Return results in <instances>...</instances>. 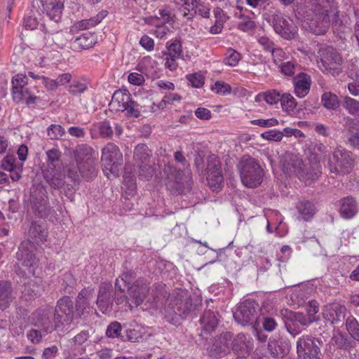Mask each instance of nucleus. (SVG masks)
Returning <instances> with one entry per match:
<instances>
[{
	"mask_svg": "<svg viewBox=\"0 0 359 359\" xmlns=\"http://www.w3.org/2000/svg\"><path fill=\"white\" fill-rule=\"evenodd\" d=\"M131 273L123 272L115 283L116 297L117 304L126 302L130 311L142 304L149 291V283L145 279H138L130 285Z\"/></svg>",
	"mask_w": 359,
	"mask_h": 359,
	"instance_id": "nucleus-1",
	"label": "nucleus"
},
{
	"mask_svg": "<svg viewBox=\"0 0 359 359\" xmlns=\"http://www.w3.org/2000/svg\"><path fill=\"white\" fill-rule=\"evenodd\" d=\"M332 12L337 15L335 0H313L305 13L306 27L316 35L324 34L330 27V13Z\"/></svg>",
	"mask_w": 359,
	"mask_h": 359,
	"instance_id": "nucleus-2",
	"label": "nucleus"
},
{
	"mask_svg": "<svg viewBox=\"0 0 359 359\" xmlns=\"http://www.w3.org/2000/svg\"><path fill=\"white\" fill-rule=\"evenodd\" d=\"M237 168L242 183L247 187H257L263 180L264 170L259 161L248 155L243 156L239 161Z\"/></svg>",
	"mask_w": 359,
	"mask_h": 359,
	"instance_id": "nucleus-3",
	"label": "nucleus"
},
{
	"mask_svg": "<svg viewBox=\"0 0 359 359\" xmlns=\"http://www.w3.org/2000/svg\"><path fill=\"white\" fill-rule=\"evenodd\" d=\"M264 18L273 27L274 32L284 39L292 40L297 36V27L280 11L269 10L264 15Z\"/></svg>",
	"mask_w": 359,
	"mask_h": 359,
	"instance_id": "nucleus-4",
	"label": "nucleus"
},
{
	"mask_svg": "<svg viewBox=\"0 0 359 359\" xmlns=\"http://www.w3.org/2000/svg\"><path fill=\"white\" fill-rule=\"evenodd\" d=\"M318 53L320 57L318 67L323 73L335 76L342 72V57L335 48L323 46L318 50Z\"/></svg>",
	"mask_w": 359,
	"mask_h": 359,
	"instance_id": "nucleus-5",
	"label": "nucleus"
},
{
	"mask_svg": "<svg viewBox=\"0 0 359 359\" xmlns=\"http://www.w3.org/2000/svg\"><path fill=\"white\" fill-rule=\"evenodd\" d=\"M354 160L351 151L341 147L336 148L327 162L330 172L336 175H344L351 172Z\"/></svg>",
	"mask_w": 359,
	"mask_h": 359,
	"instance_id": "nucleus-6",
	"label": "nucleus"
},
{
	"mask_svg": "<svg viewBox=\"0 0 359 359\" xmlns=\"http://www.w3.org/2000/svg\"><path fill=\"white\" fill-rule=\"evenodd\" d=\"M280 164L283 171L286 175L296 174L301 180L307 181L311 180L313 181L319 176V170H316L313 172H305L303 168V160L291 153H285L282 156Z\"/></svg>",
	"mask_w": 359,
	"mask_h": 359,
	"instance_id": "nucleus-7",
	"label": "nucleus"
},
{
	"mask_svg": "<svg viewBox=\"0 0 359 359\" xmlns=\"http://www.w3.org/2000/svg\"><path fill=\"white\" fill-rule=\"evenodd\" d=\"M13 99L16 103H25L27 106L34 104L38 97L32 90L33 86L28 83L27 78L23 74H17L12 79Z\"/></svg>",
	"mask_w": 359,
	"mask_h": 359,
	"instance_id": "nucleus-8",
	"label": "nucleus"
},
{
	"mask_svg": "<svg viewBox=\"0 0 359 359\" xmlns=\"http://www.w3.org/2000/svg\"><path fill=\"white\" fill-rule=\"evenodd\" d=\"M109 105L116 111H126L130 117L137 118L140 115L137 103L132 100L131 95L127 90H116Z\"/></svg>",
	"mask_w": 359,
	"mask_h": 359,
	"instance_id": "nucleus-9",
	"label": "nucleus"
},
{
	"mask_svg": "<svg viewBox=\"0 0 359 359\" xmlns=\"http://www.w3.org/2000/svg\"><path fill=\"white\" fill-rule=\"evenodd\" d=\"M101 160L104 170L117 176L123 164V154L118 146L112 142L107 143L102 150Z\"/></svg>",
	"mask_w": 359,
	"mask_h": 359,
	"instance_id": "nucleus-10",
	"label": "nucleus"
},
{
	"mask_svg": "<svg viewBox=\"0 0 359 359\" xmlns=\"http://www.w3.org/2000/svg\"><path fill=\"white\" fill-rule=\"evenodd\" d=\"M36 247L29 241H22L16 253L18 264L25 268L28 273L34 275L39 266V259L36 256Z\"/></svg>",
	"mask_w": 359,
	"mask_h": 359,
	"instance_id": "nucleus-11",
	"label": "nucleus"
},
{
	"mask_svg": "<svg viewBox=\"0 0 359 359\" xmlns=\"http://www.w3.org/2000/svg\"><path fill=\"white\" fill-rule=\"evenodd\" d=\"M322 341L309 335L299 338L297 341V352L300 358L320 359Z\"/></svg>",
	"mask_w": 359,
	"mask_h": 359,
	"instance_id": "nucleus-12",
	"label": "nucleus"
},
{
	"mask_svg": "<svg viewBox=\"0 0 359 359\" xmlns=\"http://www.w3.org/2000/svg\"><path fill=\"white\" fill-rule=\"evenodd\" d=\"M53 312L54 322L58 328L69 325L74 319V303L71 298L67 296L60 298Z\"/></svg>",
	"mask_w": 359,
	"mask_h": 359,
	"instance_id": "nucleus-13",
	"label": "nucleus"
},
{
	"mask_svg": "<svg viewBox=\"0 0 359 359\" xmlns=\"http://www.w3.org/2000/svg\"><path fill=\"white\" fill-rule=\"evenodd\" d=\"M32 324L43 329L44 334H48L58 328L54 322V312L51 306H46L34 311L30 317Z\"/></svg>",
	"mask_w": 359,
	"mask_h": 359,
	"instance_id": "nucleus-14",
	"label": "nucleus"
},
{
	"mask_svg": "<svg viewBox=\"0 0 359 359\" xmlns=\"http://www.w3.org/2000/svg\"><path fill=\"white\" fill-rule=\"evenodd\" d=\"M259 310V305L255 301L248 299L240 304L233 313V318L243 326L252 325L257 320Z\"/></svg>",
	"mask_w": 359,
	"mask_h": 359,
	"instance_id": "nucleus-15",
	"label": "nucleus"
},
{
	"mask_svg": "<svg viewBox=\"0 0 359 359\" xmlns=\"http://www.w3.org/2000/svg\"><path fill=\"white\" fill-rule=\"evenodd\" d=\"M206 172L210 187L213 191L219 189L224 181V177L220 160L216 155L212 154L208 156Z\"/></svg>",
	"mask_w": 359,
	"mask_h": 359,
	"instance_id": "nucleus-16",
	"label": "nucleus"
},
{
	"mask_svg": "<svg viewBox=\"0 0 359 359\" xmlns=\"http://www.w3.org/2000/svg\"><path fill=\"white\" fill-rule=\"evenodd\" d=\"M114 294L113 287L110 283H102L100 285L96 304L103 313L111 310Z\"/></svg>",
	"mask_w": 359,
	"mask_h": 359,
	"instance_id": "nucleus-17",
	"label": "nucleus"
},
{
	"mask_svg": "<svg viewBox=\"0 0 359 359\" xmlns=\"http://www.w3.org/2000/svg\"><path fill=\"white\" fill-rule=\"evenodd\" d=\"M93 294V289L90 287L85 288L79 293L76 301V311L80 317L86 318L93 312V307L91 306Z\"/></svg>",
	"mask_w": 359,
	"mask_h": 359,
	"instance_id": "nucleus-18",
	"label": "nucleus"
},
{
	"mask_svg": "<svg viewBox=\"0 0 359 359\" xmlns=\"http://www.w3.org/2000/svg\"><path fill=\"white\" fill-rule=\"evenodd\" d=\"M95 130L99 131L100 136L102 138L111 140L113 137H120L123 132V128L119 123L111 121L109 120H104L98 122L93 126Z\"/></svg>",
	"mask_w": 359,
	"mask_h": 359,
	"instance_id": "nucleus-19",
	"label": "nucleus"
},
{
	"mask_svg": "<svg viewBox=\"0 0 359 359\" xmlns=\"http://www.w3.org/2000/svg\"><path fill=\"white\" fill-rule=\"evenodd\" d=\"M169 307L172 312L180 317L186 315L191 308L189 296L187 294L170 297Z\"/></svg>",
	"mask_w": 359,
	"mask_h": 359,
	"instance_id": "nucleus-20",
	"label": "nucleus"
},
{
	"mask_svg": "<svg viewBox=\"0 0 359 359\" xmlns=\"http://www.w3.org/2000/svg\"><path fill=\"white\" fill-rule=\"evenodd\" d=\"M179 5L184 7V10L189 13L194 12L203 18H208L210 17V8L202 3V1L198 0H174Z\"/></svg>",
	"mask_w": 359,
	"mask_h": 359,
	"instance_id": "nucleus-21",
	"label": "nucleus"
},
{
	"mask_svg": "<svg viewBox=\"0 0 359 359\" xmlns=\"http://www.w3.org/2000/svg\"><path fill=\"white\" fill-rule=\"evenodd\" d=\"M346 308L345 306L334 302L326 305L323 309V317L331 323L339 322L344 319Z\"/></svg>",
	"mask_w": 359,
	"mask_h": 359,
	"instance_id": "nucleus-22",
	"label": "nucleus"
},
{
	"mask_svg": "<svg viewBox=\"0 0 359 359\" xmlns=\"http://www.w3.org/2000/svg\"><path fill=\"white\" fill-rule=\"evenodd\" d=\"M1 167L11 172L10 177L13 182L18 181L21 178L23 163H17L13 155H6L1 161Z\"/></svg>",
	"mask_w": 359,
	"mask_h": 359,
	"instance_id": "nucleus-23",
	"label": "nucleus"
},
{
	"mask_svg": "<svg viewBox=\"0 0 359 359\" xmlns=\"http://www.w3.org/2000/svg\"><path fill=\"white\" fill-rule=\"evenodd\" d=\"M295 95L300 98L308 95L311 85V79L306 73L301 72L292 79Z\"/></svg>",
	"mask_w": 359,
	"mask_h": 359,
	"instance_id": "nucleus-24",
	"label": "nucleus"
},
{
	"mask_svg": "<svg viewBox=\"0 0 359 359\" xmlns=\"http://www.w3.org/2000/svg\"><path fill=\"white\" fill-rule=\"evenodd\" d=\"M253 346L252 339L243 333L237 334L232 341V349L243 356L252 350Z\"/></svg>",
	"mask_w": 359,
	"mask_h": 359,
	"instance_id": "nucleus-25",
	"label": "nucleus"
},
{
	"mask_svg": "<svg viewBox=\"0 0 359 359\" xmlns=\"http://www.w3.org/2000/svg\"><path fill=\"white\" fill-rule=\"evenodd\" d=\"M308 151L309 161L315 164H318L330 153L327 147L319 141L312 142Z\"/></svg>",
	"mask_w": 359,
	"mask_h": 359,
	"instance_id": "nucleus-26",
	"label": "nucleus"
},
{
	"mask_svg": "<svg viewBox=\"0 0 359 359\" xmlns=\"http://www.w3.org/2000/svg\"><path fill=\"white\" fill-rule=\"evenodd\" d=\"M175 173L170 174L166 182V187L173 194H180L184 193V182L182 177L184 172L181 170L175 169Z\"/></svg>",
	"mask_w": 359,
	"mask_h": 359,
	"instance_id": "nucleus-27",
	"label": "nucleus"
},
{
	"mask_svg": "<svg viewBox=\"0 0 359 359\" xmlns=\"http://www.w3.org/2000/svg\"><path fill=\"white\" fill-rule=\"evenodd\" d=\"M339 213L343 218L351 219L358 212L357 203L352 196H347L339 201Z\"/></svg>",
	"mask_w": 359,
	"mask_h": 359,
	"instance_id": "nucleus-28",
	"label": "nucleus"
},
{
	"mask_svg": "<svg viewBox=\"0 0 359 359\" xmlns=\"http://www.w3.org/2000/svg\"><path fill=\"white\" fill-rule=\"evenodd\" d=\"M231 333H225L219 339V341H216L208 348L209 355L213 358H219L225 354L229 348L228 341L231 340Z\"/></svg>",
	"mask_w": 359,
	"mask_h": 359,
	"instance_id": "nucleus-29",
	"label": "nucleus"
},
{
	"mask_svg": "<svg viewBox=\"0 0 359 359\" xmlns=\"http://www.w3.org/2000/svg\"><path fill=\"white\" fill-rule=\"evenodd\" d=\"M344 126L348 130V142L352 147L359 148V121L350 117L344 118Z\"/></svg>",
	"mask_w": 359,
	"mask_h": 359,
	"instance_id": "nucleus-30",
	"label": "nucleus"
},
{
	"mask_svg": "<svg viewBox=\"0 0 359 359\" xmlns=\"http://www.w3.org/2000/svg\"><path fill=\"white\" fill-rule=\"evenodd\" d=\"M93 154L94 151L93 148L87 144L78 145L74 151V157L78 165L86 162L90 164L92 161L96 160Z\"/></svg>",
	"mask_w": 359,
	"mask_h": 359,
	"instance_id": "nucleus-31",
	"label": "nucleus"
},
{
	"mask_svg": "<svg viewBox=\"0 0 359 359\" xmlns=\"http://www.w3.org/2000/svg\"><path fill=\"white\" fill-rule=\"evenodd\" d=\"M63 8V0H52L43 6V9L46 11L47 15L55 22H58L60 20Z\"/></svg>",
	"mask_w": 359,
	"mask_h": 359,
	"instance_id": "nucleus-32",
	"label": "nucleus"
},
{
	"mask_svg": "<svg viewBox=\"0 0 359 359\" xmlns=\"http://www.w3.org/2000/svg\"><path fill=\"white\" fill-rule=\"evenodd\" d=\"M48 236L47 229L45 226H30L28 239L31 243L39 245L46 240Z\"/></svg>",
	"mask_w": 359,
	"mask_h": 359,
	"instance_id": "nucleus-33",
	"label": "nucleus"
},
{
	"mask_svg": "<svg viewBox=\"0 0 359 359\" xmlns=\"http://www.w3.org/2000/svg\"><path fill=\"white\" fill-rule=\"evenodd\" d=\"M151 155V150L146 144H137L134 150L135 164L149 163Z\"/></svg>",
	"mask_w": 359,
	"mask_h": 359,
	"instance_id": "nucleus-34",
	"label": "nucleus"
},
{
	"mask_svg": "<svg viewBox=\"0 0 359 359\" xmlns=\"http://www.w3.org/2000/svg\"><path fill=\"white\" fill-rule=\"evenodd\" d=\"M12 287L9 283L0 281V309H6L12 301Z\"/></svg>",
	"mask_w": 359,
	"mask_h": 359,
	"instance_id": "nucleus-35",
	"label": "nucleus"
},
{
	"mask_svg": "<svg viewBox=\"0 0 359 359\" xmlns=\"http://www.w3.org/2000/svg\"><path fill=\"white\" fill-rule=\"evenodd\" d=\"M200 323L205 332L215 330L218 323L216 313L210 310L205 311L200 319Z\"/></svg>",
	"mask_w": 359,
	"mask_h": 359,
	"instance_id": "nucleus-36",
	"label": "nucleus"
},
{
	"mask_svg": "<svg viewBox=\"0 0 359 359\" xmlns=\"http://www.w3.org/2000/svg\"><path fill=\"white\" fill-rule=\"evenodd\" d=\"M80 175L87 181L93 180L97 173L96 160L78 165Z\"/></svg>",
	"mask_w": 359,
	"mask_h": 359,
	"instance_id": "nucleus-37",
	"label": "nucleus"
},
{
	"mask_svg": "<svg viewBox=\"0 0 359 359\" xmlns=\"http://www.w3.org/2000/svg\"><path fill=\"white\" fill-rule=\"evenodd\" d=\"M268 350L273 358L285 355L288 349L283 345V342L274 338H270L268 342Z\"/></svg>",
	"mask_w": 359,
	"mask_h": 359,
	"instance_id": "nucleus-38",
	"label": "nucleus"
},
{
	"mask_svg": "<svg viewBox=\"0 0 359 359\" xmlns=\"http://www.w3.org/2000/svg\"><path fill=\"white\" fill-rule=\"evenodd\" d=\"M297 208L299 214L306 222L309 221L316 213L314 205L309 201H300Z\"/></svg>",
	"mask_w": 359,
	"mask_h": 359,
	"instance_id": "nucleus-39",
	"label": "nucleus"
},
{
	"mask_svg": "<svg viewBox=\"0 0 359 359\" xmlns=\"http://www.w3.org/2000/svg\"><path fill=\"white\" fill-rule=\"evenodd\" d=\"M48 184L54 189L62 188L65 184V175L60 172L53 171V173H46L44 176Z\"/></svg>",
	"mask_w": 359,
	"mask_h": 359,
	"instance_id": "nucleus-40",
	"label": "nucleus"
},
{
	"mask_svg": "<svg viewBox=\"0 0 359 359\" xmlns=\"http://www.w3.org/2000/svg\"><path fill=\"white\" fill-rule=\"evenodd\" d=\"M323 105L327 109H336L339 106V102L336 95L330 92H326L321 97Z\"/></svg>",
	"mask_w": 359,
	"mask_h": 359,
	"instance_id": "nucleus-41",
	"label": "nucleus"
},
{
	"mask_svg": "<svg viewBox=\"0 0 359 359\" xmlns=\"http://www.w3.org/2000/svg\"><path fill=\"white\" fill-rule=\"evenodd\" d=\"M122 327L120 323L114 321L107 328L106 335L109 338H118L125 341V336L121 334Z\"/></svg>",
	"mask_w": 359,
	"mask_h": 359,
	"instance_id": "nucleus-42",
	"label": "nucleus"
},
{
	"mask_svg": "<svg viewBox=\"0 0 359 359\" xmlns=\"http://www.w3.org/2000/svg\"><path fill=\"white\" fill-rule=\"evenodd\" d=\"M107 11H102L96 16L88 20H81L79 23V27L82 29H87L99 24L106 16Z\"/></svg>",
	"mask_w": 359,
	"mask_h": 359,
	"instance_id": "nucleus-43",
	"label": "nucleus"
},
{
	"mask_svg": "<svg viewBox=\"0 0 359 359\" xmlns=\"http://www.w3.org/2000/svg\"><path fill=\"white\" fill-rule=\"evenodd\" d=\"M348 333L355 340L359 341V323L353 316H348L346 321Z\"/></svg>",
	"mask_w": 359,
	"mask_h": 359,
	"instance_id": "nucleus-44",
	"label": "nucleus"
},
{
	"mask_svg": "<svg viewBox=\"0 0 359 359\" xmlns=\"http://www.w3.org/2000/svg\"><path fill=\"white\" fill-rule=\"evenodd\" d=\"M182 53V45L179 40L167 43V52L163 55L170 57L178 58Z\"/></svg>",
	"mask_w": 359,
	"mask_h": 359,
	"instance_id": "nucleus-45",
	"label": "nucleus"
},
{
	"mask_svg": "<svg viewBox=\"0 0 359 359\" xmlns=\"http://www.w3.org/2000/svg\"><path fill=\"white\" fill-rule=\"evenodd\" d=\"M280 102L283 110L287 112L294 111L297 106L295 99L290 93H284L281 95Z\"/></svg>",
	"mask_w": 359,
	"mask_h": 359,
	"instance_id": "nucleus-46",
	"label": "nucleus"
},
{
	"mask_svg": "<svg viewBox=\"0 0 359 359\" xmlns=\"http://www.w3.org/2000/svg\"><path fill=\"white\" fill-rule=\"evenodd\" d=\"M240 60V53L232 48H229L225 54L224 63L231 67H235L238 65Z\"/></svg>",
	"mask_w": 359,
	"mask_h": 359,
	"instance_id": "nucleus-47",
	"label": "nucleus"
},
{
	"mask_svg": "<svg viewBox=\"0 0 359 359\" xmlns=\"http://www.w3.org/2000/svg\"><path fill=\"white\" fill-rule=\"evenodd\" d=\"M344 107L352 115L359 116V102L350 97L344 99Z\"/></svg>",
	"mask_w": 359,
	"mask_h": 359,
	"instance_id": "nucleus-48",
	"label": "nucleus"
},
{
	"mask_svg": "<svg viewBox=\"0 0 359 359\" xmlns=\"http://www.w3.org/2000/svg\"><path fill=\"white\" fill-rule=\"evenodd\" d=\"M278 66L282 74L286 76H292L295 73L298 65L293 61H287L281 62Z\"/></svg>",
	"mask_w": 359,
	"mask_h": 359,
	"instance_id": "nucleus-49",
	"label": "nucleus"
},
{
	"mask_svg": "<svg viewBox=\"0 0 359 359\" xmlns=\"http://www.w3.org/2000/svg\"><path fill=\"white\" fill-rule=\"evenodd\" d=\"M48 161V167L54 169L57 165L61 157V152L59 149L53 148L46 152Z\"/></svg>",
	"mask_w": 359,
	"mask_h": 359,
	"instance_id": "nucleus-50",
	"label": "nucleus"
},
{
	"mask_svg": "<svg viewBox=\"0 0 359 359\" xmlns=\"http://www.w3.org/2000/svg\"><path fill=\"white\" fill-rule=\"evenodd\" d=\"M65 133V129L58 124H52L47 128L48 136L51 140H58Z\"/></svg>",
	"mask_w": 359,
	"mask_h": 359,
	"instance_id": "nucleus-51",
	"label": "nucleus"
},
{
	"mask_svg": "<svg viewBox=\"0 0 359 359\" xmlns=\"http://www.w3.org/2000/svg\"><path fill=\"white\" fill-rule=\"evenodd\" d=\"M87 88L86 83L79 80H73L68 87V91L71 95H75L84 93Z\"/></svg>",
	"mask_w": 359,
	"mask_h": 359,
	"instance_id": "nucleus-52",
	"label": "nucleus"
},
{
	"mask_svg": "<svg viewBox=\"0 0 359 359\" xmlns=\"http://www.w3.org/2000/svg\"><path fill=\"white\" fill-rule=\"evenodd\" d=\"M260 96H262L263 100L269 104H277L281 98L280 93L276 90H268L262 93Z\"/></svg>",
	"mask_w": 359,
	"mask_h": 359,
	"instance_id": "nucleus-53",
	"label": "nucleus"
},
{
	"mask_svg": "<svg viewBox=\"0 0 359 359\" xmlns=\"http://www.w3.org/2000/svg\"><path fill=\"white\" fill-rule=\"evenodd\" d=\"M138 168V176L140 178L149 180L152 177L153 169L149 163L135 164Z\"/></svg>",
	"mask_w": 359,
	"mask_h": 359,
	"instance_id": "nucleus-54",
	"label": "nucleus"
},
{
	"mask_svg": "<svg viewBox=\"0 0 359 359\" xmlns=\"http://www.w3.org/2000/svg\"><path fill=\"white\" fill-rule=\"evenodd\" d=\"M47 334H44L43 329H32L27 334V338L34 344L39 343L42 338Z\"/></svg>",
	"mask_w": 359,
	"mask_h": 359,
	"instance_id": "nucleus-55",
	"label": "nucleus"
},
{
	"mask_svg": "<svg viewBox=\"0 0 359 359\" xmlns=\"http://www.w3.org/2000/svg\"><path fill=\"white\" fill-rule=\"evenodd\" d=\"M261 137L269 141L279 142L283 139V133L279 130H269L262 133Z\"/></svg>",
	"mask_w": 359,
	"mask_h": 359,
	"instance_id": "nucleus-56",
	"label": "nucleus"
},
{
	"mask_svg": "<svg viewBox=\"0 0 359 359\" xmlns=\"http://www.w3.org/2000/svg\"><path fill=\"white\" fill-rule=\"evenodd\" d=\"M212 90L217 94L225 95L230 93L231 86L224 81H217L211 88Z\"/></svg>",
	"mask_w": 359,
	"mask_h": 359,
	"instance_id": "nucleus-57",
	"label": "nucleus"
},
{
	"mask_svg": "<svg viewBox=\"0 0 359 359\" xmlns=\"http://www.w3.org/2000/svg\"><path fill=\"white\" fill-rule=\"evenodd\" d=\"M251 123L254 125L259 126L264 128H269L276 126L278 124V121L276 118H271L269 119H255L252 120Z\"/></svg>",
	"mask_w": 359,
	"mask_h": 359,
	"instance_id": "nucleus-58",
	"label": "nucleus"
},
{
	"mask_svg": "<svg viewBox=\"0 0 359 359\" xmlns=\"http://www.w3.org/2000/svg\"><path fill=\"white\" fill-rule=\"evenodd\" d=\"M294 321L304 326H308L314 322L313 318H311L306 313L304 314L301 312H297L294 313Z\"/></svg>",
	"mask_w": 359,
	"mask_h": 359,
	"instance_id": "nucleus-59",
	"label": "nucleus"
},
{
	"mask_svg": "<svg viewBox=\"0 0 359 359\" xmlns=\"http://www.w3.org/2000/svg\"><path fill=\"white\" fill-rule=\"evenodd\" d=\"M187 79L194 88H201L204 84L203 76L198 73H194L187 76Z\"/></svg>",
	"mask_w": 359,
	"mask_h": 359,
	"instance_id": "nucleus-60",
	"label": "nucleus"
},
{
	"mask_svg": "<svg viewBox=\"0 0 359 359\" xmlns=\"http://www.w3.org/2000/svg\"><path fill=\"white\" fill-rule=\"evenodd\" d=\"M75 42L83 49L90 48L94 44L93 40L88 37L86 34H83L76 38Z\"/></svg>",
	"mask_w": 359,
	"mask_h": 359,
	"instance_id": "nucleus-61",
	"label": "nucleus"
},
{
	"mask_svg": "<svg viewBox=\"0 0 359 359\" xmlns=\"http://www.w3.org/2000/svg\"><path fill=\"white\" fill-rule=\"evenodd\" d=\"M255 27V22L249 17H243L242 21L238 24V28L243 32H248L254 29Z\"/></svg>",
	"mask_w": 359,
	"mask_h": 359,
	"instance_id": "nucleus-62",
	"label": "nucleus"
},
{
	"mask_svg": "<svg viewBox=\"0 0 359 359\" xmlns=\"http://www.w3.org/2000/svg\"><path fill=\"white\" fill-rule=\"evenodd\" d=\"M257 41L266 51L270 52L275 46L274 43L266 36H259L257 38Z\"/></svg>",
	"mask_w": 359,
	"mask_h": 359,
	"instance_id": "nucleus-63",
	"label": "nucleus"
},
{
	"mask_svg": "<svg viewBox=\"0 0 359 359\" xmlns=\"http://www.w3.org/2000/svg\"><path fill=\"white\" fill-rule=\"evenodd\" d=\"M128 81L133 85L141 86L144 82V78L141 74L133 72L128 75Z\"/></svg>",
	"mask_w": 359,
	"mask_h": 359,
	"instance_id": "nucleus-64",
	"label": "nucleus"
}]
</instances>
